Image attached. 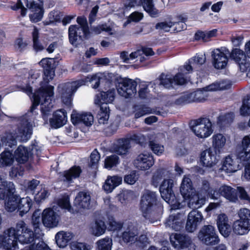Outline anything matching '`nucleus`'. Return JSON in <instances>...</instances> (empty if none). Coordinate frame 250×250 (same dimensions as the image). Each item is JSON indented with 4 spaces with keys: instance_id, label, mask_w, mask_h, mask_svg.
Instances as JSON below:
<instances>
[{
    "instance_id": "obj_1",
    "label": "nucleus",
    "mask_w": 250,
    "mask_h": 250,
    "mask_svg": "<svg viewBox=\"0 0 250 250\" xmlns=\"http://www.w3.org/2000/svg\"><path fill=\"white\" fill-rule=\"evenodd\" d=\"M55 76L54 70H44L43 82L41 87L32 94V88L30 84L22 86V89L28 95H32V105L30 111L19 118V126L15 132H7L1 139L2 145L12 147L17 144V140L26 142L32 134V123L34 122L37 113L36 108L41 104L42 118L47 121L48 115L51 112L53 104L52 98L54 96V86L48 84Z\"/></svg>"
},
{
    "instance_id": "obj_2",
    "label": "nucleus",
    "mask_w": 250,
    "mask_h": 250,
    "mask_svg": "<svg viewBox=\"0 0 250 250\" xmlns=\"http://www.w3.org/2000/svg\"><path fill=\"white\" fill-rule=\"evenodd\" d=\"M114 78L113 73H98L90 77H87L84 80L62 83L59 85L58 91L62 102L67 106H71L73 94L81 86L90 81L93 88H97L100 83H105L108 85L111 84Z\"/></svg>"
},
{
    "instance_id": "obj_3",
    "label": "nucleus",
    "mask_w": 250,
    "mask_h": 250,
    "mask_svg": "<svg viewBox=\"0 0 250 250\" xmlns=\"http://www.w3.org/2000/svg\"><path fill=\"white\" fill-rule=\"evenodd\" d=\"M19 241L22 244H27L34 240V233L27 228L22 221L18 222L15 228H11L0 234V248L6 250H15Z\"/></svg>"
},
{
    "instance_id": "obj_4",
    "label": "nucleus",
    "mask_w": 250,
    "mask_h": 250,
    "mask_svg": "<svg viewBox=\"0 0 250 250\" xmlns=\"http://www.w3.org/2000/svg\"><path fill=\"white\" fill-rule=\"evenodd\" d=\"M208 188V183L207 181H204L200 191L197 192L190 178L185 175L180 185V192L188 207L198 208L202 207L206 203Z\"/></svg>"
},
{
    "instance_id": "obj_5",
    "label": "nucleus",
    "mask_w": 250,
    "mask_h": 250,
    "mask_svg": "<svg viewBox=\"0 0 250 250\" xmlns=\"http://www.w3.org/2000/svg\"><path fill=\"white\" fill-rule=\"evenodd\" d=\"M140 209L143 216L153 222L152 219L159 216L163 210L162 204L158 201L156 192L146 190L140 202Z\"/></svg>"
},
{
    "instance_id": "obj_6",
    "label": "nucleus",
    "mask_w": 250,
    "mask_h": 250,
    "mask_svg": "<svg viewBox=\"0 0 250 250\" xmlns=\"http://www.w3.org/2000/svg\"><path fill=\"white\" fill-rule=\"evenodd\" d=\"M77 22L79 26L72 25L68 29L69 41L74 45H76L79 41L87 38L90 34L87 20L85 17H78Z\"/></svg>"
},
{
    "instance_id": "obj_7",
    "label": "nucleus",
    "mask_w": 250,
    "mask_h": 250,
    "mask_svg": "<svg viewBox=\"0 0 250 250\" xmlns=\"http://www.w3.org/2000/svg\"><path fill=\"white\" fill-rule=\"evenodd\" d=\"M190 128L194 135L200 139L205 140L210 137L213 132L212 123L206 118H200L193 120Z\"/></svg>"
},
{
    "instance_id": "obj_8",
    "label": "nucleus",
    "mask_w": 250,
    "mask_h": 250,
    "mask_svg": "<svg viewBox=\"0 0 250 250\" xmlns=\"http://www.w3.org/2000/svg\"><path fill=\"white\" fill-rule=\"evenodd\" d=\"M173 187V180L166 178L160 185L159 190L162 198L171 206V209L175 210L180 208L182 205L175 199Z\"/></svg>"
},
{
    "instance_id": "obj_9",
    "label": "nucleus",
    "mask_w": 250,
    "mask_h": 250,
    "mask_svg": "<svg viewBox=\"0 0 250 250\" xmlns=\"http://www.w3.org/2000/svg\"><path fill=\"white\" fill-rule=\"evenodd\" d=\"M239 219L234 222L233 230L235 233L244 235L250 231V210L243 208L238 212Z\"/></svg>"
},
{
    "instance_id": "obj_10",
    "label": "nucleus",
    "mask_w": 250,
    "mask_h": 250,
    "mask_svg": "<svg viewBox=\"0 0 250 250\" xmlns=\"http://www.w3.org/2000/svg\"><path fill=\"white\" fill-rule=\"evenodd\" d=\"M141 138H143V136L134 134L130 137V139H119L112 145L111 151L120 155H125L128 154L129 149L131 147L130 140L134 141L137 143H141Z\"/></svg>"
},
{
    "instance_id": "obj_11",
    "label": "nucleus",
    "mask_w": 250,
    "mask_h": 250,
    "mask_svg": "<svg viewBox=\"0 0 250 250\" xmlns=\"http://www.w3.org/2000/svg\"><path fill=\"white\" fill-rule=\"evenodd\" d=\"M207 190V195L213 199H217L222 196L231 202H235L238 200L235 189L227 185L221 186L218 190L210 189L209 187Z\"/></svg>"
},
{
    "instance_id": "obj_12",
    "label": "nucleus",
    "mask_w": 250,
    "mask_h": 250,
    "mask_svg": "<svg viewBox=\"0 0 250 250\" xmlns=\"http://www.w3.org/2000/svg\"><path fill=\"white\" fill-rule=\"evenodd\" d=\"M137 82L132 79L124 78L120 80L117 86L118 93L125 98H131L136 94Z\"/></svg>"
},
{
    "instance_id": "obj_13",
    "label": "nucleus",
    "mask_w": 250,
    "mask_h": 250,
    "mask_svg": "<svg viewBox=\"0 0 250 250\" xmlns=\"http://www.w3.org/2000/svg\"><path fill=\"white\" fill-rule=\"evenodd\" d=\"M206 61L205 54H197L188 60L183 66L179 67L180 73L186 78L187 82L189 80L188 75L193 70H197Z\"/></svg>"
},
{
    "instance_id": "obj_14",
    "label": "nucleus",
    "mask_w": 250,
    "mask_h": 250,
    "mask_svg": "<svg viewBox=\"0 0 250 250\" xmlns=\"http://www.w3.org/2000/svg\"><path fill=\"white\" fill-rule=\"evenodd\" d=\"M198 238L207 245H214L219 241L215 228L211 225L204 226L198 232Z\"/></svg>"
},
{
    "instance_id": "obj_15",
    "label": "nucleus",
    "mask_w": 250,
    "mask_h": 250,
    "mask_svg": "<svg viewBox=\"0 0 250 250\" xmlns=\"http://www.w3.org/2000/svg\"><path fill=\"white\" fill-rule=\"evenodd\" d=\"M229 51L225 47L217 48L212 51V62L217 69L225 68L227 65Z\"/></svg>"
},
{
    "instance_id": "obj_16",
    "label": "nucleus",
    "mask_w": 250,
    "mask_h": 250,
    "mask_svg": "<svg viewBox=\"0 0 250 250\" xmlns=\"http://www.w3.org/2000/svg\"><path fill=\"white\" fill-rule=\"evenodd\" d=\"M155 0H125L124 2L125 10L142 4L144 10L153 17L158 16L159 11L154 7L153 3Z\"/></svg>"
},
{
    "instance_id": "obj_17",
    "label": "nucleus",
    "mask_w": 250,
    "mask_h": 250,
    "mask_svg": "<svg viewBox=\"0 0 250 250\" xmlns=\"http://www.w3.org/2000/svg\"><path fill=\"white\" fill-rule=\"evenodd\" d=\"M42 221L45 228L52 229L59 226L61 221V217L54 208H48L43 210L42 214Z\"/></svg>"
},
{
    "instance_id": "obj_18",
    "label": "nucleus",
    "mask_w": 250,
    "mask_h": 250,
    "mask_svg": "<svg viewBox=\"0 0 250 250\" xmlns=\"http://www.w3.org/2000/svg\"><path fill=\"white\" fill-rule=\"evenodd\" d=\"M27 8L30 11L29 18L33 22L41 21L43 15V9L42 0H26Z\"/></svg>"
},
{
    "instance_id": "obj_19",
    "label": "nucleus",
    "mask_w": 250,
    "mask_h": 250,
    "mask_svg": "<svg viewBox=\"0 0 250 250\" xmlns=\"http://www.w3.org/2000/svg\"><path fill=\"white\" fill-rule=\"evenodd\" d=\"M154 52L151 48H143L138 50L130 54L126 52H122L120 54V58L125 62H130L135 59H137L141 62H144L147 56H152Z\"/></svg>"
},
{
    "instance_id": "obj_20",
    "label": "nucleus",
    "mask_w": 250,
    "mask_h": 250,
    "mask_svg": "<svg viewBox=\"0 0 250 250\" xmlns=\"http://www.w3.org/2000/svg\"><path fill=\"white\" fill-rule=\"evenodd\" d=\"M160 84L165 87L169 88L173 85H183L187 83V79L182 74L180 73V70L174 77L169 75L162 74L160 78Z\"/></svg>"
},
{
    "instance_id": "obj_21",
    "label": "nucleus",
    "mask_w": 250,
    "mask_h": 250,
    "mask_svg": "<svg viewBox=\"0 0 250 250\" xmlns=\"http://www.w3.org/2000/svg\"><path fill=\"white\" fill-rule=\"evenodd\" d=\"M134 167L141 170L149 169L154 164L153 156L148 152H144L137 156L134 161Z\"/></svg>"
},
{
    "instance_id": "obj_22",
    "label": "nucleus",
    "mask_w": 250,
    "mask_h": 250,
    "mask_svg": "<svg viewBox=\"0 0 250 250\" xmlns=\"http://www.w3.org/2000/svg\"><path fill=\"white\" fill-rule=\"evenodd\" d=\"M212 149L216 154H221L225 152L228 141L227 136L221 133H215L211 138Z\"/></svg>"
},
{
    "instance_id": "obj_23",
    "label": "nucleus",
    "mask_w": 250,
    "mask_h": 250,
    "mask_svg": "<svg viewBox=\"0 0 250 250\" xmlns=\"http://www.w3.org/2000/svg\"><path fill=\"white\" fill-rule=\"evenodd\" d=\"M202 213L196 210H191L188 214L186 225V230L190 232L194 231L203 220Z\"/></svg>"
},
{
    "instance_id": "obj_24",
    "label": "nucleus",
    "mask_w": 250,
    "mask_h": 250,
    "mask_svg": "<svg viewBox=\"0 0 250 250\" xmlns=\"http://www.w3.org/2000/svg\"><path fill=\"white\" fill-rule=\"evenodd\" d=\"M219 155L214 153V150L209 147L201 153L200 163L204 167H212L218 163L217 156Z\"/></svg>"
},
{
    "instance_id": "obj_25",
    "label": "nucleus",
    "mask_w": 250,
    "mask_h": 250,
    "mask_svg": "<svg viewBox=\"0 0 250 250\" xmlns=\"http://www.w3.org/2000/svg\"><path fill=\"white\" fill-rule=\"evenodd\" d=\"M91 196L88 192H80L76 196L74 206L76 208L77 212H81V209H88L90 207Z\"/></svg>"
},
{
    "instance_id": "obj_26",
    "label": "nucleus",
    "mask_w": 250,
    "mask_h": 250,
    "mask_svg": "<svg viewBox=\"0 0 250 250\" xmlns=\"http://www.w3.org/2000/svg\"><path fill=\"white\" fill-rule=\"evenodd\" d=\"M231 56L235 61L239 64L242 72H246L250 67V62L247 60L244 52L238 48L232 51Z\"/></svg>"
},
{
    "instance_id": "obj_27",
    "label": "nucleus",
    "mask_w": 250,
    "mask_h": 250,
    "mask_svg": "<svg viewBox=\"0 0 250 250\" xmlns=\"http://www.w3.org/2000/svg\"><path fill=\"white\" fill-rule=\"evenodd\" d=\"M71 119L74 125L83 123L86 126H91L94 122V117L92 114L88 112L78 113L73 111Z\"/></svg>"
},
{
    "instance_id": "obj_28",
    "label": "nucleus",
    "mask_w": 250,
    "mask_h": 250,
    "mask_svg": "<svg viewBox=\"0 0 250 250\" xmlns=\"http://www.w3.org/2000/svg\"><path fill=\"white\" fill-rule=\"evenodd\" d=\"M169 238L172 245L176 249L187 248L191 244V239L188 236L181 234H172Z\"/></svg>"
},
{
    "instance_id": "obj_29",
    "label": "nucleus",
    "mask_w": 250,
    "mask_h": 250,
    "mask_svg": "<svg viewBox=\"0 0 250 250\" xmlns=\"http://www.w3.org/2000/svg\"><path fill=\"white\" fill-rule=\"evenodd\" d=\"M184 220L185 217L183 214H171L167 219L165 225L166 227L176 231L180 230L183 227Z\"/></svg>"
},
{
    "instance_id": "obj_30",
    "label": "nucleus",
    "mask_w": 250,
    "mask_h": 250,
    "mask_svg": "<svg viewBox=\"0 0 250 250\" xmlns=\"http://www.w3.org/2000/svg\"><path fill=\"white\" fill-rule=\"evenodd\" d=\"M177 32L180 31L185 28V24L183 22H177L171 20L165 21L157 23L155 28L157 30L168 32L172 27Z\"/></svg>"
},
{
    "instance_id": "obj_31",
    "label": "nucleus",
    "mask_w": 250,
    "mask_h": 250,
    "mask_svg": "<svg viewBox=\"0 0 250 250\" xmlns=\"http://www.w3.org/2000/svg\"><path fill=\"white\" fill-rule=\"evenodd\" d=\"M66 122V112L63 109H59L53 113V117L50 120V124L51 127L58 128L64 125Z\"/></svg>"
},
{
    "instance_id": "obj_32",
    "label": "nucleus",
    "mask_w": 250,
    "mask_h": 250,
    "mask_svg": "<svg viewBox=\"0 0 250 250\" xmlns=\"http://www.w3.org/2000/svg\"><path fill=\"white\" fill-rule=\"evenodd\" d=\"M115 91L111 89L107 92H102L96 95L94 103L96 104L103 105L111 103L115 98Z\"/></svg>"
},
{
    "instance_id": "obj_33",
    "label": "nucleus",
    "mask_w": 250,
    "mask_h": 250,
    "mask_svg": "<svg viewBox=\"0 0 250 250\" xmlns=\"http://www.w3.org/2000/svg\"><path fill=\"white\" fill-rule=\"evenodd\" d=\"M122 177L119 176H108L102 186L103 189L107 193H111L122 183Z\"/></svg>"
},
{
    "instance_id": "obj_34",
    "label": "nucleus",
    "mask_w": 250,
    "mask_h": 250,
    "mask_svg": "<svg viewBox=\"0 0 250 250\" xmlns=\"http://www.w3.org/2000/svg\"><path fill=\"white\" fill-rule=\"evenodd\" d=\"M242 150L237 152V158L241 161L250 159V134L245 136L241 141Z\"/></svg>"
},
{
    "instance_id": "obj_35",
    "label": "nucleus",
    "mask_w": 250,
    "mask_h": 250,
    "mask_svg": "<svg viewBox=\"0 0 250 250\" xmlns=\"http://www.w3.org/2000/svg\"><path fill=\"white\" fill-rule=\"evenodd\" d=\"M74 236V233L71 231H60L55 235L56 244L60 248H64L73 239Z\"/></svg>"
},
{
    "instance_id": "obj_36",
    "label": "nucleus",
    "mask_w": 250,
    "mask_h": 250,
    "mask_svg": "<svg viewBox=\"0 0 250 250\" xmlns=\"http://www.w3.org/2000/svg\"><path fill=\"white\" fill-rule=\"evenodd\" d=\"M239 169V162L237 159L233 158L229 155L226 157L225 158L222 170L226 173H233Z\"/></svg>"
},
{
    "instance_id": "obj_37",
    "label": "nucleus",
    "mask_w": 250,
    "mask_h": 250,
    "mask_svg": "<svg viewBox=\"0 0 250 250\" xmlns=\"http://www.w3.org/2000/svg\"><path fill=\"white\" fill-rule=\"evenodd\" d=\"M14 191L13 183L7 182L4 176H0V199L4 200L6 194Z\"/></svg>"
},
{
    "instance_id": "obj_38",
    "label": "nucleus",
    "mask_w": 250,
    "mask_h": 250,
    "mask_svg": "<svg viewBox=\"0 0 250 250\" xmlns=\"http://www.w3.org/2000/svg\"><path fill=\"white\" fill-rule=\"evenodd\" d=\"M81 172L82 170L80 167L74 166L61 174L60 177L61 180L69 182L79 177Z\"/></svg>"
},
{
    "instance_id": "obj_39",
    "label": "nucleus",
    "mask_w": 250,
    "mask_h": 250,
    "mask_svg": "<svg viewBox=\"0 0 250 250\" xmlns=\"http://www.w3.org/2000/svg\"><path fill=\"white\" fill-rule=\"evenodd\" d=\"M106 229V227L103 220L98 218L91 224L90 231L94 236H100L105 233Z\"/></svg>"
},
{
    "instance_id": "obj_40",
    "label": "nucleus",
    "mask_w": 250,
    "mask_h": 250,
    "mask_svg": "<svg viewBox=\"0 0 250 250\" xmlns=\"http://www.w3.org/2000/svg\"><path fill=\"white\" fill-rule=\"evenodd\" d=\"M5 203L6 209L9 212H12L17 209L19 210V196L12 193H8L6 195L5 199H7Z\"/></svg>"
},
{
    "instance_id": "obj_41",
    "label": "nucleus",
    "mask_w": 250,
    "mask_h": 250,
    "mask_svg": "<svg viewBox=\"0 0 250 250\" xmlns=\"http://www.w3.org/2000/svg\"><path fill=\"white\" fill-rule=\"evenodd\" d=\"M138 232L137 229L132 224L129 225L122 234V240L125 243H133L137 239Z\"/></svg>"
},
{
    "instance_id": "obj_42",
    "label": "nucleus",
    "mask_w": 250,
    "mask_h": 250,
    "mask_svg": "<svg viewBox=\"0 0 250 250\" xmlns=\"http://www.w3.org/2000/svg\"><path fill=\"white\" fill-rule=\"evenodd\" d=\"M33 205L32 198L29 196L20 198L19 200V211L20 214L22 216L24 214L27 213Z\"/></svg>"
},
{
    "instance_id": "obj_43",
    "label": "nucleus",
    "mask_w": 250,
    "mask_h": 250,
    "mask_svg": "<svg viewBox=\"0 0 250 250\" xmlns=\"http://www.w3.org/2000/svg\"><path fill=\"white\" fill-rule=\"evenodd\" d=\"M28 156V149L23 146H20L15 152L14 157L19 163H23L26 162Z\"/></svg>"
},
{
    "instance_id": "obj_44",
    "label": "nucleus",
    "mask_w": 250,
    "mask_h": 250,
    "mask_svg": "<svg viewBox=\"0 0 250 250\" xmlns=\"http://www.w3.org/2000/svg\"><path fill=\"white\" fill-rule=\"evenodd\" d=\"M109 118V107L108 105H101L100 109L97 115L98 123L100 124H107Z\"/></svg>"
},
{
    "instance_id": "obj_45",
    "label": "nucleus",
    "mask_w": 250,
    "mask_h": 250,
    "mask_svg": "<svg viewBox=\"0 0 250 250\" xmlns=\"http://www.w3.org/2000/svg\"><path fill=\"white\" fill-rule=\"evenodd\" d=\"M57 204L61 208L65 209L71 213L74 214L77 211L71 207L68 195H64L59 198L57 201Z\"/></svg>"
},
{
    "instance_id": "obj_46",
    "label": "nucleus",
    "mask_w": 250,
    "mask_h": 250,
    "mask_svg": "<svg viewBox=\"0 0 250 250\" xmlns=\"http://www.w3.org/2000/svg\"><path fill=\"white\" fill-rule=\"evenodd\" d=\"M208 95V93L205 91L204 88L190 93L191 102H203L207 100Z\"/></svg>"
},
{
    "instance_id": "obj_47",
    "label": "nucleus",
    "mask_w": 250,
    "mask_h": 250,
    "mask_svg": "<svg viewBox=\"0 0 250 250\" xmlns=\"http://www.w3.org/2000/svg\"><path fill=\"white\" fill-rule=\"evenodd\" d=\"M14 156L10 150L6 149L0 154V164L2 166H8L14 162Z\"/></svg>"
},
{
    "instance_id": "obj_48",
    "label": "nucleus",
    "mask_w": 250,
    "mask_h": 250,
    "mask_svg": "<svg viewBox=\"0 0 250 250\" xmlns=\"http://www.w3.org/2000/svg\"><path fill=\"white\" fill-rule=\"evenodd\" d=\"M133 108L135 118H140L152 112L149 107L144 105H135Z\"/></svg>"
},
{
    "instance_id": "obj_49",
    "label": "nucleus",
    "mask_w": 250,
    "mask_h": 250,
    "mask_svg": "<svg viewBox=\"0 0 250 250\" xmlns=\"http://www.w3.org/2000/svg\"><path fill=\"white\" fill-rule=\"evenodd\" d=\"M134 192L129 190H122L118 195V200L123 205H126L133 199Z\"/></svg>"
},
{
    "instance_id": "obj_50",
    "label": "nucleus",
    "mask_w": 250,
    "mask_h": 250,
    "mask_svg": "<svg viewBox=\"0 0 250 250\" xmlns=\"http://www.w3.org/2000/svg\"><path fill=\"white\" fill-rule=\"evenodd\" d=\"M32 37L33 42V48L36 51H41L43 50L44 47L40 42L39 30L35 26H34L33 31L32 32Z\"/></svg>"
},
{
    "instance_id": "obj_51",
    "label": "nucleus",
    "mask_w": 250,
    "mask_h": 250,
    "mask_svg": "<svg viewBox=\"0 0 250 250\" xmlns=\"http://www.w3.org/2000/svg\"><path fill=\"white\" fill-rule=\"evenodd\" d=\"M96 245L98 250H111L112 240L108 237H106L99 240L96 242Z\"/></svg>"
},
{
    "instance_id": "obj_52",
    "label": "nucleus",
    "mask_w": 250,
    "mask_h": 250,
    "mask_svg": "<svg viewBox=\"0 0 250 250\" xmlns=\"http://www.w3.org/2000/svg\"><path fill=\"white\" fill-rule=\"evenodd\" d=\"M120 163L119 157L114 154L106 157L104 161V168L111 169L112 167H116Z\"/></svg>"
},
{
    "instance_id": "obj_53",
    "label": "nucleus",
    "mask_w": 250,
    "mask_h": 250,
    "mask_svg": "<svg viewBox=\"0 0 250 250\" xmlns=\"http://www.w3.org/2000/svg\"><path fill=\"white\" fill-rule=\"evenodd\" d=\"M234 118V115L233 113H229L227 114L220 115L217 119V124L221 126H226L231 123Z\"/></svg>"
},
{
    "instance_id": "obj_54",
    "label": "nucleus",
    "mask_w": 250,
    "mask_h": 250,
    "mask_svg": "<svg viewBox=\"0 0 250 250\" xmlns=\"http://www.w3.org/2000/svg\"><path fill=\"white\" fill-rule=\"evenodd\" d=\"M217 30L213 29L210 31H199L195 34V38L197 40L202 39L205 42L208 41L209 39L215 37L217 34Z\"/></svg>"
},
{
    "instance_id": "obj_55",
    "label": "nucleus",
    "mask_w": 250,
    "mask_h": 250,
    "mask_svg": "<svg viewBox=\"0 0 250 250\" xmlns=\"http://www.w3.org/2000/svg\"><path fill=\"white\" fill-rule=\"evenodd\" d=\"M32 224L35 229V233L39 235L38 237H40L42 235L41 230L39 228L41 225V216L39 211H35L32 215Z\"/></svg>"
},
{
    "instance_id": "obj_56",
    "label": "nucleus",
    "mask_w": 250,
    "mask_h": 250,
    "mask_svg": "<svg viewBox=\"0 0 250 250\" xmlns=\"http://www.w3.org/2000/svg\"><path fill=\"white\" fill-rule=\"evenodd\" d=\"M40 181L33 179L30 181H26L24 183V187L26 192L34 194V190L39 186Z\"/></svg>"
},
{
    "instance_id": "obj_57",
    "label": "nucleus",
    "mask_w": 250,
    "mask_h": 250,
    "mask_svg": "<svg viewBox=\"0 0 250 250\" xmlns=\"http://www.w3.org/2000/svg\"><path fill=\"white\" fill-rule=\"evenodd\" d=\"M138 94L139 97L142 99H147L151 98L149 91L148 90V84L143 83L139 85Z\"/></svg>"
},
{
    "instance_id": "obj_58",
    "label": "nucleus",
    "mask_w": 250,
    "mask_h": 250,
    "mask_svg": "<svg viewBox=\"0 0 250 250\" xmlns=\"http://www.w3.org/2000/svg\"><path fill=\"white\" fill-rule=\"evenodd\" d=\"M165 170L163 169H158L156 171L152 176L151 183L155 187H157L160 184L163 176L164 175Z\"/></svg>"
},
{
    "instance_id": "obj_59",
    "label": "nucleus",
    "mask_w": 250,
    "mask_h": 250,
    "mask_svg": "<svg viewBox=\"0 0 250 250\" xmlns=\"http://www.w3.org/2000/svg\"><path fill=\"white\" fill-rule=\"evenodd\" d=\"M55 61L52 58L42 59L39 62L40 65L43 68L44 70H54Z\"/></svg>"
},
{
    "instance_id": "obj_60",
    "label": "nucleus",
    "mask_w": 250,
    "mask_h": 250,
    "mask_svg": "<svg viewBox=\"0 0 250 250\" xmlns=\"http://www.w3.org/2000/svg\"><path fill=\"white\" fill-rule=\"evenodd\" d=\"M100 159V155L99 152L96 149L94 150L90 155L89 166L93 168H97Z\"/></svg>"
},
{
    "instance_id": "obj_61",
    "label": "nucleus",
    "mask_w": 250,
    "mask_h": 250,
    "mask_svg": "<svg viewBox=\"0 0 250 250\" xmlns=\"http://www.w3.org/2000/svg\"><path fill=\"white\" fill-rule=\"evenodd\" d=\"M107 223L109 225L110 229L112 230H117L120 229L122 228V224L121 223L116 222L112 215L107 214Z\"/></svg>"
},
{
    "instance_id": "obj_62",
    "label": "nucleus",
    "mask_w": 250,
    "mask_h": 250,
    "mask_svg": "<svg viewBox=\"0 0 250 250\" xmlns=\"http://www.w3.org/2000/svg\"><path fill=\"white\" fill-rule=\"evenodd\" d=\"M139 174L136 171H132L124 177L125 183L129 185H133L138 180Z\"/></svg>"
},
{
    "instance_id": "obj_63",
    "label": "nucleus",
    "mask_w": 250,
    "mask_h": 250,
    "mask_svg": "<svg viewBox=\"0 0 250 250\" xmlns=\"http://www.w3.org/2000/svg\"><path fill=\"white\" fill-rule=\"evenodd\" d=\"M91 249L90 245L84 243L74 242L70 244L71 250H91Z\"/></svg>"
},
{
    "instance_id": "obj_64",
    "label": "nucleus",
    "mask_w": 250,
    "mask_h": 250,
    "mask_svg": "<svg viewBox=\"0 0 250 250\" xmlns=\"http://www.w3.org/2000/svg\"><path fill=\"white\" fill-rule=\"evenodd\" d=\"M149 146L154 153L157 155H161L164 151V146L156 142L150 141L149 143Z\"/></svg>"
}]
</instances>
